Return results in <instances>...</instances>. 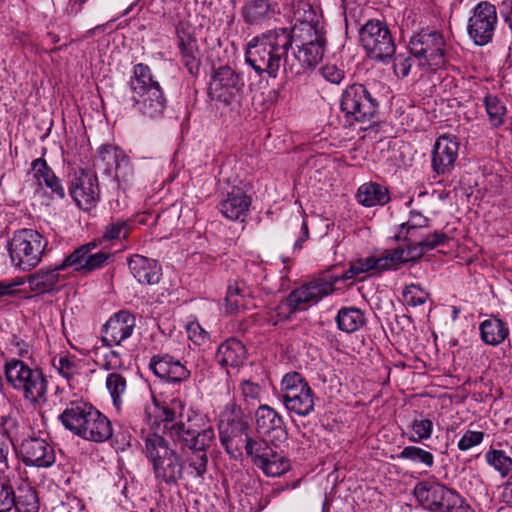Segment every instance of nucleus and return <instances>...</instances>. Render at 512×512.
<instances>
[{
	"instance_id": "36",
	"label": "nucleus",
	"mask_w": 512,
	"mask_h": 512,
	"mask_svg": "<svg viewBox=\"0 0 512 512\" xmlns=\"http://www.w3.org/2000/svg\"><path fill=\"white\" fill-rule=\"evenodd\" d=\"M481 340L491 346H498L505 341L509 335L507 324L498 317L492 316L480 323Z\"/></svg>"
},
{
	"instance_id": "48",
	"label": "nucleus",
	"mask_w": 512,
	"mask_h": 512,
	"mask_svg": "<svg viewBox=\"0 0 512 512\" xmlns=\"http://www.w3.org/2000/svg\"><path fill=\"white\" fill-rule=\"evenodd\" d=\"M39 508L38 495L33 487L27 486L19 489L14 508L16 512H39Z\"/></svg>"
},
{
	"instance_id": "47",
	"label": "nucleus",
	"mask_w": 512,
	"mask_h": 512,
	"mask_svg": "<svg viewBox=\"0 0 512 512\" xmlns=\"http://www.w3.org/2000/svg\"><path fill=\"white\" fill-rule=\"evenodd\" d=\"M243 448L255 466L259 465V462L266 459L267 456H272V452L274 451L267 440L254 439L252 437L247 438V442Z\"/></svg>"
},
{
	"instance_id": "1",
	"label": "nucleus",
	"mask_w": 512,
	"mask_h": 512,
	"mask_svg": "<svg viewBox=\"0 0 512 512\" xmlns=\"http://www.w3.org/2000/svg\"><path fill=\"white\" fill-rule=\"evenodd\" d=\"M293 36L288 28H275L253 37L246 48V63L260 76L276 78L283 67L285 73L299 75L294 61L288 57Z\"/></svg>"
},
{
	"instance_id": "40",
	"label": "nucleus",
	"mask_w": 512,
	"mask_h": 512,
	"mask_svg": "<svg viewBox=\"0 0 512 512\" xmlns=\"http://www.w3.org/2000/svg\"><path fill=\"white\" fill-rule=\"evenodd\" d=\"M407 248H396L392 252L383 255V263L386 270L397 269L400 264L410 261H416L420 257L416 256V248L413 240H405Z\"/></svg>"
},
{
	"instance_id": "8",
	"label": "nucleus",
	"mask_w": 512,
	"mask_h": 512,
	"mask_svg": "<svg viewBox=\"0 0 512 512\" xmlns=\"http://www.w3.org/2000/svg\"><path fill=\"white\" fill-rule=\"evenodd\" d=\"M245 81L242 73L228 65L214 67L211 71L208 96L231 110L239 109L244 99Z\"/></svg>"
},
{
	"instance_id": "18",
	"label": "nucleus",
	"mask_w": 512,
	"mask_h": 512,
	"mask_svg": "<svg viewBox=\"0 0 512 512\" xmlns=\"http://www.w3.org/2000/svg\"><path fill=\"white\" fill-rule=\"evenodd\" d=\"M498 22L497 11L488 1L478 3L468 19L467 33L477 46H485L493 39Z\"/></svg>"
},
{
	"instance_id": "49",
	"label": "nucleus",
	"mask_w": 512,
	"mask_h": 512,
	"mask_svg": "<svg viewBox=\"0 0 512 512\" xmlns=\"http://www.w3.org/2000/svg\"><path fill=\"white\" fill-rule=\"evenodd\" d=\"M106 388L111 395L114 406L119 410L122 405V397L127 390L126 378L120 373L112 372L106 378Z\"/></svg>"
},
{
	"instance_id": "59",
	"label": "nucleus",
	"mask_w": 512,
	"mask_h": 512,
	"mask_svg": "<svg viewBox=\"0 0 512 512\" xmlns=\"http://www.w3.org/2000/svg\"><path fill=\"white\" fill-rule=\"evenodd\" d=\"M366 272L367 271L365 269L363 260L358 259V260L352 262L350 264L349 269L344 271L341 276L334 277L333 281H331V282L334 283V285H335L338 281L352 280V279L356 278L358 275L366 273Z\"/></svg>"
},
{
	"instance_id": "53",
	"label": "nucleus",
	"mask_w": 512,
	"mask_h": 512,
	"mask_svg": "<svg viewBox=\"0 0 512 512\" xmlns=\"http://www.w3.org/2000/svg\"><path fill=\"white\" fill-rule=\"evenodd\" d=\"M15 491L5 476H0V512H11L15 508Z\"/></svg>"
},
{
	"instance_id": "15",
	"label": "nucleus",
	"mask_w": 512,
	"mask_h": 512,
	"mask_svg": "<svg viewBox=\"0 0 512 512\" xmlns=\"http://www.w3.org/2000/svg\"><path fill=\"white\" fill-rule=\"evenodd\" d=\"M409 49L420 65L438 69L446 64V43L443 35L437 31H421L413 35Z\"/></svg>"
},
{
	"instance_id": "41",
	"label": "nucleus",
	"mask_w": 512,
	"mask_h": 512,
	"mask_svg": "<svg viewBox=\"0 0 512 512\" xmlns=\"http://www.w3.org/2000/svg\"><path fill=\"white\" fill-rule=\"evenodd\" d=\"M256 467L259 468L267 477H279L289 471L290 461L285 456L274 450L272 452V456H267L266 459L259 462V465Z\"/></svg>"
},
{
	"instance_id": "23",
	"label": "nucleus",
	"mask_w": 512,
	"mask_h": 512,
	"mask_svg": "<svg viewBox=\"0 0 512 512\" xmlns=\"http://www.w3.org/2000/svg\"><path fill=\"white\" fill-rule=\"evenodd\" d=\"M135 326V316L126 310H121L112 315L104 324L101 340L109 348L113 345H120L132 335Z\"/></svg>"
},
{
	"instance_id": "19",
	"label": "nucleus",
	"mask_w": 512,
	"mask_h": 512,
	"mask_svg": "<svg viewBox=\"0 0 512 512\" xmlns=\"http://www.w3.org/2000/svg\"><path fill=\"white\" fill-rule=\"evenodd\" d=\"M256 431L267 438L274 447L288 439V432L283 417L271 406L260 405L255 411Z\"/></svg>"
},
{
	"instance_id": "4",
	"label": "nucleus",
	"mask_w": 512,
	"mask_h": 512,
	"mask_svg": "<svg viewBox=\"0 0 512 512\" xmlns=\"http://www.w3.org/2000/svg\"><path fill=\"white\" fill-rule=\"evenodd\" d=\"M127 104L144 117H160L166 107V98L158 81L153 79L149 66L139 63L133 68L129 82Z\"/></svg>"
},
{
	"instance_id": "3",
	"label": "nucleus",
	"mask_w": 512,
	"mask_h": 512,
	"mask_svg": "<svg viewBox=\"0 0 512 512\" xmlns=\"http://www.w3.org/2000/svg\"><path fill=\"white\" fill-rule=\"evenodd\" d=\"M144 443V454L152 467L156 484L177 485L185 475L184 461L177 450L157 433L148 434Z\"/></svg>"
},
{
	"instance_id": "16",
	"label": "nucleus",
	"mask_w": 512,
	"mask_h": 512,
	"mask_svg": "<svg viewBox=\"0 0 512 512\" xmlns=\"http://www.w3.org/2000/svg\"><path fill=\"white\" fill-rule=\"evenodd\" d=\"M265 277L261 264L251 262L246 265V276L230 282L225 298V312L236 314L247 309V298L253 294V287L257 286Z\"/></svg>"
},
{
	"instance_id": "24",
	"label": "nucleus",
	"mask_w": 512,
	"mask_h": 512,
	"mask_svg": "<svg viewBox=\"0 0 512 512\" xmlns=\"http://www.w3.org/2000/svg\"><path fill=\"white\" fill-rule=\"evenodd\" d=\"M87 247L80 246L76 248L60 264H57V269L87 274L103 267L109 258V254L105 252L87 254Z\"/></svg>"
},
{
	"instance_id": "56",
	"label": "nucleus",
	"mask_w": 512,
	"mask_h": 512,
	"mask_svg": "<svg viewBox=\"0 0 512 512\" xmlns=\"http://www.w3.org/2000/svg\"><path fill=\"white\" fill-rule=\"evenodd\" d=\"M483 439H484V433L482 431L468 430L464 433V435L458 441L457 447L461 451H467V450L481 444Z\"/></svg>"
},
{
	"instance_id": "21",
	"label": "nucleus",
	"mask_w": 512,
	"mask_h": 512,
	"mask_svg": "<svg viewBox=\"0 0 512 512\" xmlns=\"http://www.w3.org/2000/svg\"><path fill=\"white\" fill-rule=\"evenodd\" d=\"M69 192L79 208L90 210L96 205L100 195L96 174L81 170L72 180Z\"/></svg>"
},
{
	"instance_id": "27",
	"label": "nucleus",
	"mask_w": 512,
	"mask_h": 512,
	"mask_svg": "<svg viewBox=\"0 0 512 512\" xmlns=\"http://www.w3.org/2000/svg\"><path fill=\"white\" fill-rule=\"evenodd\" d=\"M86 423L80 429L78 437L97 443L105 442L112 437L113 430L110 420L95 407L89 409Z\"/></svg>"
},
{
	"instance_id": "54",
	"label": "nucleus",
	"mask_w": 512,
	"mask_h": 512,
	"mask_svg": "<svg viewBox=\"0 0 512 512\" xmlns=\"http://www.w3.org/2000/svg\"><path fill=\"white\" fill-rule=\"evenodd\" d=\"M403 297L407 305L416 307L423 305L426 302L428 293L419 285L410 284L404 288Z\"/></svg>"
},
{
	"instance_id": "11",
	"label": "nucleus",
	"mask_w": 512,
	"mask_h": 512,
	"mask_svg": "<svg viewBox=\"0 0 512 512\" xmlns=\"http://www.w3.org/2000/svg\"><path fill=\"white\" fill-rule=\"evenodd\" d=\"M278 399L288 412L297 416L306 417L314 411V393L298 372H289L283 376Z\"/></svg>"
},
{
	"instance_id": "55",
	"label": "nucleus",
	"mask_w": 512,
	"mask_h": 512,
	"mask_svg": "<svg viewBox=\"0 0 512 512\" xmlns=\"http://www.w3.org/2000/svg\"><path fill=\"white\" fill-rule=\"evenodd\" d=\"M54 366L58 369L59 373L67 380H70L78 373L76 360L69 356H61L58 359L57 364L54 362Z\"/></svg>"
},
{
	"instance_id": "14",
	"label": "nucleus",
	"mask_w": 512,
	"mask_h": 512,
	"mask_svg": "<svg viewBox=\"0 0 512 512\" xmlns=\"http://www.w3.org/2000/svg\"><path fill=\"white\" fill-rule=\"evenodd\" d=\"M340 107L348 118L368 123L376 116L379 102L363 84H352L343 91Z\"/></svg>"
},
{
	"instance_id": "28",
	"label": "nucleus",
	"mask_w": 512,
	"mask_h": 512,
	"mask_svg": "<svg viewBox=\"0 0 512 512\" xmlns=\"http://www.w3.org/2000/svg\"><path fill=\"white\" fill-rule=\"evenodd\" d=\"M250 205L251 198L241 189L234 188L219 203L218 208L227 219L231 221H244Z\"/></svg>"
},
{
	"instance_id": "22",
	"label": "nucleus",
	"mask_w": 512,
	"mask_h": 512,
	"mask_svg": "<svg viewBox=\"0 0 512 512\" xmlns=\"http://www.w3.org/2000/svg\"><path fill=\"white\" fill-rule=\"evenodd\" d=\"M20 453L26 466L49 468L56 461L54 447L47 440L30 437L22 441Z\"/></svg>"
},
{
	"instance_id": "2",
	"label": "nucleus",
	"mask_w": 512,
	"mask_h": 512,
	"mask_svg": "<svg viewBox=\"0 0 512 512\" xmlns=\"http://www.w3.org/2000/svg\"><path fill=\"white\" fill-rule=\"evenodd\" d=\"M184 411L185 404L179 398H173L163 405L153 399V405L145 408L148 422L159 428L162 426V431L176 443L211 424L205 415L193 410L187 412L184 421Z\"/></svg>"
},
{
	"instance_id": "39",
	"label": "nucleus",
	"mask_w": 512,
	"mask_h": 512,
	"mask_svg": "<svg viewBox=\"0 0 512 512\" xmlns=\"http://www.w3.org/2000/svg\"><path fill=\"white\" fill-rule=\"evenodd\" d=\"M131 229L132 225L129 221L114 219L104 227L99 244L113 246L114 243L125 240L130 234Z\"/></svg>"
},
{
	"instance_id": "30",
	"label": "nucleus",
	"mask_w": 512,
	"mask_h": 512,
	"mask_svg": "<svg viewBox=\"0 0 512 512\" xmlns=\"http://www.w3.org/2000/svg\"><path fill=\"white\" fill-rule=\"evenodd\" d=\"M134 278L141 284L152 285L159 282L161 267L156 260L141 255H134L128 261Z\"/></svg>"
},
{
	"instance_id": "50",
	"label": "nucleus",
	"mask_w": 512,
	"mask_h": 512,
	"mask_svg": "<svg viewBox=\"0 0 512 512\" xmlns=\"http://www.w3.org/2000/svg\"><path fill=\"white\" fill-rule=\"evenodd\" d=\"M485 459L501 477H506L512 470V458L503 450L491 449L485 454Z\"/></svg>"
},
{
	"instance_id": "5",
	"label": "nucleus",
	"mask_w": 512,
	"mask_h": 512,
	"mask_svg": "<svg viewBox=\"0 0 512 512\" xmlns=\"http://www.w3.org/2000/svg\"><path fill=\"white\" fill-rule=\"evenodd\" d=\"M308 13L303 19H298L291 30L293 41L297 42V52L293 54L296 69L301 74L305 69L315 67L324 56L325 36L324 31L315 21L316 13L308 5Z\"/></svg>"
},
{
	"instance_id": "12",
	"label": "nucleus",
	"mask_w": 512,
	"mask_h": 512,
	"mask_svg": "<svg viewBox=\"0 0 512 512\" xmlns=\"http://www.w3.org/2000/svg\"><path fill=\"white\" fill-rule=\"evenodd\" d=\"M216 435L212 424L196 431L195 434L178 442L189 450L184 461L185 473L191 478L202 481L207 472V450L213 445Z\"/></svg>"
},
{
	"instance_id": "52",
	"label": "nucleus",
	"mask_w": 512,
	"mask_h": 512,
	"mask_svg": "<svg viewBox=\"0 0 512 512\" xmlns=\"http://www.w3.org/2000/svg\"><path fill=\"white\" fill-rule=\"evenodd\" d=\"M448 241V236L442 232L435 231L432 234L427 235L425 238L421 240H413L415 248H416V256L420 258L422 255L432 250L440 245L445 244Z\"/></svg>"
},
{
	"instance_id": "38",
	"label": "nucleus",
	"mask_w": 512,
	"mask_h": 512,
	"mask_svg": "<svg viewBox=\"0 0 512 512\" xmlns=\"http://www.w3.org/2000/svg\"><path fill=\"white\" fill-rule=\"evenodd\" d=\"M339 330L353 333L364 326L366 319L363 311L356 307L341 308L335 318Z\"/></svg>"
},
{
	"instance_id": "17",
	"label": "nucleus",
	"mask_w": 512,
	"mask_h": 512,
	"mask_svg": "<svg viewBox=\"0 0 512 512\" xmlns=\"http://www.w3.org/2000/svg\"><path fill=\"white\" fill-rule=\"evenodd\" d=\"M359 36L370 58L385 61L394 55L396 46L386 23L369 20L360 29Z\"/></svg>"
},
{
	"instance_id": "9",
	"label": "nucleus",
	"mask_w": 512,
	"mask_h": 512,
	"mask_svg": "<svg viewBox=\"0 0 512 512\" xmlns=\"http://www.w3.org/2000/svg\"><path fill=\"white\" fill-rule=\"evenodd\" d=\"M219 439L226 452L237 458L242 454V448L250 438L249 424L244 419L241 407L234 401L228 402L219 414Z\"/></svg>"
},
{
	"instance_id": "31",
	"label": "nucleus",
	"mask_w": 512,
	"mask_h": 512,
	"mask_svg": "<svg viewBox=\"0 0 512 512\" xmlns=\"http://www.w3.org/2000/svg\"><path fill=\"white\" fill-rule=\"evenodd\" d=\"M31 169L33 171V178L37 183L42 186L45 185L50 189L51 193L59 199L65 197V189L61 180L55 175L51 167L42 158H37L32 161Z\"/></svg>"
},
{
	"instance_id": "7",
	"label": "nucleus",
	"mask_w": 512,
	"mask_h": 512,
	"mask_svg": "<svg viewBox=\"0 0 512 512\" xmlns=\"http://www.w3.org/2000/svg\"><path fill=\"white\" fill-rule=\"evenodd\" d=\"M334 290V283L325 279H316L306 283L291 291L289 295L276 306L274 312L268 318V321L276 325L280 321L287 320L292 314L307 310L324 297L332 294Z\"/></svg>"
},
{
	"instance_id": "13",
	"label": "nucleus",
	"mask_w": 512,
	"mask_h": 512,
	"mask_svg": "<svg viewBox=\"0 0 512 512\" xmlns=\"http://www.w3.org/2000/svg\"><path fill=\"white\" fill-rule=\"evenodd\" d=\"M95 166L104 174L111 176L117 188L126 189L134 180V169L129 157L123 150L102 145L98 149Z\"/></svg>"
},
{
	"instance_id": "44",
	"label": "nucleus",
	"mask_w": 512,
	"mask_h": 512,
	"mask_svg": "<svg viewBox=\"0 0 512 512\" xmlns=\"http://www.w3.org/2000/svg\"><path fill=\"white\" fill-rule=\"evenodd\" d=\"M488 120L492 128H498L504 124L506 117V106L495 95H487L483 99Z\"/></svg>"
},
{
	"instance_id": "20",
	"label": "nucleus",
	"mask_w": 512,
	"mask_h": 512,
	"mask_svg": "<svg viewBox=\"0 0 512 512\" xmlns=\"http://www.w3.org/2000/svg\"><path fill=\"white\" fill-rule=\"evenodd\" d=\"M459 146V139L452 134H442L436 139L431 153V165L437 175L451 173L458 158Z\"/></svg>"
},
{
	"instance_id": "43",
	"label": "nucleus",
	"mask_w": 512,
	"mask_h": 512,
	"mask_svg": "<svg viewBox=\"0 0 512 512\" xmlns=\"http://www.w3.org/2000/svg\"><path fill=\"white\" fill-rule=\"evenodd\" d=\"M433 512H474V510L459 493L447 488V493H443V498Z\"/></svg>"
},
{
	"instance_id": "26",
	"label": "nucleus",
	"mask_w": 512,
	"mask_h": 512,
	"mask_svg": "<svg viewBox=\"0 0 512 512\" xmlns=\"http://www.w3.org/2000/svg\"><path fill=\"white\" fill-rule=\"evenodd\" d=\"M243 21L248 25H266L280 14L279 6L273 0H246L240 9Z\"/></svg>"
},
{
	"instance_id": "57",
	"label": "nucleus",
	"mask_w": 512,
	"mask_h": 512,
	"mask_svg": "<svg viewBox=\"0 0 512 512\" xmlns=\"http://www.w3.org/2000/svg\"><path fill=\"white\" fill-rule=\"evenodd\" d=\"M124 367L123 358L120 352L109 350L103 355L101 368L105 370H119Z\"/></svg>"
},
{
	"instance_id": "32",
	"label": "nucleus",
	"mask_w": 512,
	"mask_h": 512,
	"mask_svg": "<svg viewBox=\"0 0 512 512\" xmlns=\"http://www.w3.org/2000/svg\"><path fill=\"white\" fill-rule=\"evenodd\" d=\"M178 48L182 57V62L192 76H196L200 70V51L197 40L190 34L180 33L178 31Z\"/></svg>"
},
{
	"instance_id": "42",
	"label": "nucleus",
	"mask_w": 512,
	"mask_h": 512,
	"mask_svg": "<svg viewBox=\"0 0 512 512\" xmlns=\"http://www.w3.org/2000/svg\"><path fill=\"white\" fill-rule=\"evenodd\" d=\"M0 429L6 438L13 442L21 433V413L17 407L10 406L7 413L1 416Z\"/></svg>"
},
{
	"instance_id": "35",
	"label": "nucleus",
	"mask_w": 512,
	"mask_h": 512,
	"mask_svg": "<svg viewBox=\"0 0 512 512\" xmlns=\"http://www.w3.org/2000/svg\"><path fill=\"white\" fill-rule=\"evenodd\" d=\"M356 199L364 207L384 206L390 201V194L384 185L366 182L358 188Z\"/></svg>"
},
{
	"instance_id": "34",
	"label": "nucleus",
	"mask_w": 512,
	"mask_h": 512,
	"mask_svg": "<svg viewBox=\"0 0 512 512\" xmlns=\"http://www.w3.org/2000/svg\"><path fill=\"white\" fill-rule=\"evenodd\" d=\"M61 269H57V265L52 269L39 270L30 275L27 279L31 291L36 294L48 293L57 288L60 281L65 280V276L61 275Z\"/></svg>"
},
{
	"instance_id": "51",
	"label": "nucleus",
	"mask_w": 512,
	"mask_h": 512,
	"mask_svg": "<svg viewBox=\"0 0 512 512\" xmlns=\"http://www.w3.org/2000/svg\"><path fill=\"white\" fill-rule=\"evenodd\" d=\"M410 428L413 435L409 437V441L419 443L424 440H428L431 437L433 432V422L430 419L420 416L419 418L412 420Z\"/></svg>"
},
{
	"instance_id": "58",
	"label": "nucleus",
	"mask_w": 512,
	"mask_h": 512,
	"mask_svg": "<svg viewBox=\"0 0 512 512\" xmlns=\"http://www.w3.org/2000/svg\"><path fill=\"white\" fill-rule=\"evenodd\" d=\"M411 67L412 59L410 56L406 54H398L394 57L393 69L396 76L402 78L408 76Z\"/></svg>"
},
{
	"instance_id": "37",
	"label": "nucleus",
	"mask_w": 512,
	"mask_h": 512,
	"mask_svg": "<svg viewBox=\"0 0 512 512\" xmlns=\"http://www.w3.org/2000/svg\"><path fill=\"white\" fill-rule=\"evenodd\" d=\"M447 493V487L439 483L423 482L416 485L414 495L419 504L426 510L432 511Z\"/></svg>"
},
{
	"instance_id": "61",
	"label": "nucleus",
	"mask_w": 512,
	"mask_h": 512,
	"mask_svg": "<svg viewBox=\"0 0 512 512\" xmlns=\"http://www.w3.org/2000/svg\"><path fill=\"white\" fill-rule=\"evenodd\" d=\"M321 75L332 84H339L344 78V71L334 64H327L320 69Z\"/></svg>"
},
{
	"instance_id": "29",
	"label": "nucleus",
	"mask_w": 512,
	"mask_h": 512,
	"mask_svg": "<svg viewBox=\"0 0 512 512\" xmlns=\"http://www.w3.org/2000/svg\"><path fill=\"white\" fill-rule=\"evenodd\" d=\"M93 407L90 403L83 400L70 401L59 414L58 420L66 430L78 436L80 429L86 423L88 414H90L89 409H93Z\"/></svg>"
},
{
	"instance_id": "25",
	"label": "nucleus",
	"mask_w": 512,
	"mask_h": 512,
	"mask_svg": "<svg viewBox=\"0 0 512 512\" xmlns=\"http://www.w3.org/2000/svg\"><path fill=\"white\" fill-rule=\"evenodd\" d=\"M149 368L155 376L171 383H181L190 377V371L185 364L167 353L152 356Z\"/></svg>"
},
{
	"instance_id": "46",
	"label": "nucleus",
	"mask_w": 512,
	"mask_h": 512,
	"mask_svg": "<svg viewBox=\"0 0 512 512\" xmlns=\"http://www.w3.org/2000/svg\"><path fill=\"white\" fill-rule=\"evenodd\" d=\"M393 459L408 460L414 464H422L426 468L434 465V456L431 452L418 446H406Z\"/></svg>"
},
{
	"instance_id": "64",
	"label": "nucleus",
	"mask_w": 512,
	"mask_h": 512,
	"mask_svg": "<svg viewBox=\"0 0 512 512\" xmlns=\"http://www.w3.org/2000/svg\"><path fill=\"white\" fill-rule=\"evenodd\" d=\"M84 504L77 498H70L66 502H62L57 512H83Z\"/></svg>"
},
{
	"instance_id": "60",
	"label": "nucleus",
	"mask_w": 512,
	"mask_h": 512,
	"mask_svg": "<svg viewBox=\"0 0 512 512\" xmlns=\"http://www.w3.org/2000/svg\"><path fill=\"white\" fill-rule=\"evenodd\" d=\"M187 333L189 339L196 345L204 344L209 338V333L198 322L190 323L187 326Z\"/></svg>"
},
{
	"instance_id": "63",
	"label": "nucleus",
	"mask_w": 512,
	"mask_h": 512,
	"mask_svg": "<svg viewBox=\"0 0 512 512\" xmlns=\"http://www.w3.org/2000/svg\"><path fill=\"white\" fill-rule=\"evenodd\" d=\"M362 260H363V263H364V266H365V269L367 272H369V271L382 272V271L386 270L384 263L382 262L383 255L380 257L368 256Z\"/></svg>"
},
{
	"instance_id": "45",
	"label": "nucleus",
	"mask_w": 512,
	"mask_h": 512,
	"mask_svg": "<svg viewBox=\"0 0 512 512\" xmlns=\"http://www.w3.org/2000/svg\"><path fill=\"white\" fill-rule=\"evenodd\" d=\"M427 225V217L419 212H411L409 219L400 225L396 238L398 240H417L418 230L426 227Z\"/></svg>"
},
{
	"instance_id": "10",
	"label": "nucleus",
	"mask_w": 512,
	"mask_h": 512,
	"mask_svg": "<svg viewBox=\"0 0 512 512\" xmlns=\"http://www.w3.org/2000/svg\"><path fill=\"white\" fill-rule=\"evenodd\" d=\"M47 244V240L38 231L25 228L14 232L8 241L7 250L15 267L30 271L41 262Z\"/></svg>"
},
{
	"instance_id": "33",
	"label": "nucleus",
	"mask_w": 512,
	"mask_h": 512,
	"mask_svg": "<svg viewBox=\"0 0 512 512\" xmlns=\"http://www.w3.org/2000/svg\"><path fill=\"white\" fill-rule=\"evenodd\" d=\"M246 354V348L242 342L230 338L219 345L216 359L222 367H238L244 363Z\"/></svg>"
},
{
	"instance_id": "6",
	"label": "nucleus",
	"mask_w": 512,
	"mask_h": 512,
	"mask_svg": "<svg viewBox=\"0 0 512 512\" xmlns=\"http://www.w3.org/2000/svg\"><path fill=\"white\" fill-rule=\"evenodd\" d=\"M7 382L34 407L47 402L48 381L40 369L30 368L24 361L11 359L5 363Z\"/></svg>"
},
{
	"instance_id": "62",
	"label": "nucleus",
	"mask_w": 512,
	"mask_h": 512,
	"mask_svg": "<svg viewBox=\"0 0 512 512\" xmlns=\"http://www.w3.org/2000/svg\"><path fill=\"white\" fill-rule=\"evenodd\" d=\"M241 395L244 400H256L260 397L261 387L250 380H242L240 383Z\"/></svg>"
}]
</instances>
